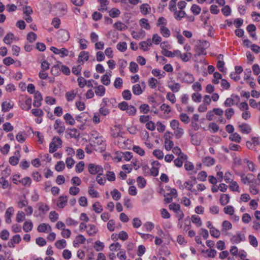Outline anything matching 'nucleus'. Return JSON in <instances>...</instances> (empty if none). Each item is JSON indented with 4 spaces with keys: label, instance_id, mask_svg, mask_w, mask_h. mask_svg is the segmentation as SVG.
<instances>
[{
    "label": "nucleus",
    "instance_id": "72a5a7b5",
    "mask_svg": "<svg viewBox=\"0 0 260 260\" xmlns=\"http://www.w3.org/2000/svg\"><path fill=\"white\" fill-rule=\"evenodd\" d=\"M111 135L113 138H117L120 136L121 131L119 127L115 126L114 128H111Z\"/></svg>",
    "mask_w": 260,
    "mask_h": 260
},
{
    "label": "nucleus",
    "instance_id": "423d86ee",
    "mask_svg": "<svg viewBox=\"0 0 260 260\" xmlns=\"http://www.w3.org/2000/svg\"><path fill=\"white\" fill-rule=\"evenodd\" d=\"M169 207L170 210H173L178 214L179 219L183 218L184 214L180 210V206L179 204L173 203L169 205Z\"/></svg>",
    "mask_w": 260,
    "mask_h": 260
},
{
    "label": "nucleus",
    "instance_id": "de8ad7c7",
    "mask_svg": "<svg viewBox=\"0 0 260 260\" xmlns=\"http://www.w3.org/2000/svg\"><path fill=\"white\" fill-rule=\"evenodd\" d=\"M230 139L232 141H234L237 143H240L241 139V137L238 133H235L230 136Z\"/></svg>",
    "mask_w": 260,
    "mask_h": 260
},
{
    "label": "nucleus",
    "instance_id": "13d9d810",
    "mask_svg": "<svg viewBox=\"0 0 260 260\" xmlns=\"http://www.w3.org/2000/svg\"><path fill=\"white\" fill-rule=\"evenodd\" d=\"M140 112L144 114H147L150 110L149 106L148 104H142L140 107Z\"/></svg>",
    "mask_w": 260,
    "mask_h": 260
},
{
    "label": "nucleus",
    "instance_id": "09e8293b",
    "mask_svg": "<svg viewBox=\"0 0 260 260\" xmlns=\"http://www.w3.org/2000/svg\"><path fill=\"white\" fill-rule=\"evenodd\" d=\"M234 113V110L232 108H229L225 110V116L228 119H231Z\"/></svg>",
    "mask_w": 260,
    "mask_h": 260
},
{
    "label": "nucleus",
    "instance_id": "c756f323",
    "mask_svg": "<svg viewBox=\"0 0 260 260\" xmlns=\"http://www.w3.org/2000/svg\"><path fill=\"white\" fill-rule=\"evenodd\" d=\"M230 196L227 194H221L220 198V202L221 205H225L230 201Z\"/></svg>",
    "mask_w": 260,
    "mask_h": 260
},
{
    "label": "nucleus",
    "instance_id": "2f4dec72",
    "mask_svg": "<svg viewBox=\"0 0 260 260\" xmlns=\"http://www.w3.org/2000/svg\"><path fill=\"white\" fill-rule=\"evenodd\" d=\"M160 32L165 38H168L171 35L170 30L165 26H160Z\"/></svg>",
    "mask_w": 260,
    "mask_h": 260
},
{
    "label": "nucleus",
    "instance_id": "20e7f679",
    "mask_svg": "<svg viewBox=\"0 0 260 260\" xmlns=\"http://www.w3.org/2000/svg\"><path fill=\"white\" fill-rule=\"evenodd\" d=\"M89 172L92 175L96 174H99L101 172H103V169L101 166L96 165L94 164H90L88 166Z\"/></svg>",
    "mask_w": 260,
    "mask_h": 260
},
{
    "label": "nucleus",
    "instance_id": "c85d7f7f",
    "mask_svg": "<svg viewBox=\"0 0 260 260\" xmlns=\"http://www.w3.org/2000/svg\"><path fill=\"white\" fill-rule=\"evenodd\" d=\"M63 118L66 120V122L70 125H74L75 123V119L69 113L66 114L64 115Z\"/></svg>",
    "mask_w": 260,
    "mask_h": 260
},
{
    "label": "nucleus",
    "instance_id": "bb28decb",
    "mask_svg": "<svg viewBox=\"0 0 260 260\" xmlns=\"http://www.w3.org/2000/svg\"><path fill=\"white\" fill-rule=\"evenodd\" d=\"M13 105L11 104V103L5 101L2 104V111L4 112L9 111L11 108H13Z\"/></svg>",
    "mask_w": 260,
    "mask_h": 260
},
{
    "label": "nucleus",
    "instance_id": "0e129e2a",
    "mask_svg": "<svg viewBox=\"0 0 260 260\" xmlns=\"http://www.w3.org/2000/svg\"><path fill=\"white\" fill-rule=\"evenodd\" d=\"M191 98L194 102L200 103L201 101L202 96L199 93H193L191 95Z\"/></svg>",
    "mask_w": 260,
    "mask_h": 260
},
{
    "label": "nucleus",
    "instance_id": "aec40b11",
    "mask_svg": "<svg viewBox=\"0 0 260 260\" xmlns=\"http://www.w3.org/2000/svg\"><path fill=\"white\" fill-rule=\"evenodd\" d=\"M94 92L96 95L103 96L105 93L106 89L103 85H99L94 88Z\"/></svg>",
    "mask_w": 260,
    "mask_h": 260
},
{
    "label": "nucleus",
    "instance_id": "473e14b6",
    "mask_svg": "<svg viewBox=\"0 0 260 260\" xmlns=\"http://www.w3.org/2000/svg\"><path fill=\"white\" fill-rule=\"evenodd\" d=\"M14 36L13 34L9 32L8 33L4 39V42L7 44H10L12 43L14 39Z\"/></svg>",
    "mask_w": 260,
    "mask_h": 260
},
{
    "label": "nucleus",
    "instance_id": "f3484780",
    "mask_svg": "<svg viewBox=\"0 0 260 260\" xmlns=\"http://www.w3.org/2000/svg\"><path fill=\"white\" fill-rule=\"evenodd\" d=\"M202 162L204 165L207 167H210L215 164V160L212 157L206 156L202 159Z\"/></svg>",
    "mask_w": 260,
    "mask_h": 260
},
{
    "label": "nucleus",
    "instance_id": "338daca9",
    "mask_svg": "<svg viewBox=\"0 0 260 260\" xmlns=\"http://www.w3.org/2000/svg\"><path fill=\"white\" fill-rule=\"evenodd\" d=\"M221 12L224 16H228L231 13V9L229 6L226 5L222 8Z\"/></svg>",
    "mask_w": 260,
    "mask_h": 260
},
{
    "label": "nucleus",
    "instance_id": "a211bd4d",
    "mask_svg": "<svg viewBox=\"0 0 260 260\" xmlns=\"http://www.w3.org/2000/svg\"><path fill=\"white\" fill-rule=\"evenodd\" d=\"M15 156H11L9 159V162L13 166H15L18 163L20 157L19 150L15 152Z\"/></svg>",
    "mask_w": 260,
    "mask_h": 260
},
{
    "label": "nucleus",
    "instance_id": "69168bd1",
    "mask_svg": "<svg viewBox=\"0 0 260 260\" xmlns=\"http://www.w3.org/2000/svg\"><path fill=\"white\" fill-rule=\"evenodd\" d=\"M174 130L175 131L174 135L177 139L180 138L184 133L183 129L180 127L177 128Z\"/></svg>",
    "mask_w": 260,
    "mask_h": 260
},
{
    "label": "nucleus",
    "instance_id": "39448f33",
    "mask_svg": "<svg viewBox=\"0 0 260 260\" xmlns=\"http://www.w3.org/2000/svg\"><path fill=\"white\" fill-rule=\"evenodd\" d=\"M171 134H172V133L167 132L165 135V147L167 151L170 150L173 148L174 146L173 142L170 140L171 138V136H170Z\"/></svg>",
    "mask_w": 260,
    "mask_h": 260
},
{
    "label": "nucleus",
    "instance_id": "a878e982",
    "mask_svg": "<svg viewBox=\"0 0 260 260\" xmlns=\"http://www.w3.org/2000/svg\"><path fill=\"white\" fill-rule=\"evenodd\" d=\"M132 91L134 94L139 95L143 92V90L140 84H136L132 87Z\"/></svg>",
    "mask_w": 260,
    "mask_h": 260
},
{
    "label": "nucleus",
    "instance_id": "4d7b16f0",
    "mask_svg": "<svg viewBox=\"0 0 260 260\" xmlns=\"http://www.w3.org/2000/svg\"><path fill=\"white\" fill-rule=\"evenodd\" d=\"M129 71L133 73L137 72L138 71V64L135 62H131L129 64Z\"/></svg>",
    "mask_w": 260,
    "mask_h": 260
},
{
    "label": "nucleus",
    "instance_id": "680f3d73",
    "mask_svg": "<svg viewBox=\"0 0 260 260\" xmlns=\"http://www.w3.org/2000/svg\"><path fill=\"white\" fill-rule=\"evenodd\" d=\"M248 239L250 244L254 247H256L258 246L257 241L254 236L249 235Z\"/></svg>",
    "mask_w": 260,
    "mask_h": 260
},
{
    "label": "nucleus",
    "instance_id": "ddd939ff",
    "mask_svg": "<svg viewBox=\"0 0 260 260\" xmlns=\"http://www.w3.org/2000/svg\"><path fill=\"white\" fill-rule=\"evenodd\" d=\"M40 216L45 215L49 210V207L43 203H39L37 204Z\"/></svg>",
    "mask_w": 260,
    "mask_h": 260
},
{
    "label": "nucleus",
    "instance_id": "4be33fe9",
    "mask_svg": "<svg viewBox=\"0 0 260 260\" xmlns=\"http://www.w3.org/2000/svg\"><path fill=\"white\" fill-rule=\"evenodd\" d=\"M67 197L65 196H61L59 197L57 205L59 208H63L67 203Z\"/></svg>",
    "mask_w": 260,
    "mask_h": 260
},
{
    "label": "nucleus",
    "instance_id": "9d476101",
    "mask_svg": "<svg viewBox=\"0 0 260 260\" xmlns=\"http://www.w3.org/2000/svg\"><path fill=\"white\" fill-rule=\"evenodd\" d=\"M43 100V98L41 93L39 91H36L35 93L34 102L33 106L35 107L39 108L41 105V102Z\"/></svg>",
    "mask_w": 260,
    "mask_h": 260
},
{
    "label": "nucleus",
    "instance_id": "2eb2a0df",
    "mask_svg": "<svg viewBox=\"0 0 260 260\" xmlns=\"http://www.w3.org/2000/svg\"><path fill=\"white\" fill-rule=\"evenodd\" d=\"M141 13L144 15H146L151 13V7L148 4H143L140 7Z\"/></svg>",
    "mask_w": 260,
    "mask_h": 260
},
{
    "label": "nucleus",
    "instance_id": "603ef678",
    "mask_svg": "<svg viewBox=\"0 0 260 260\" xmlns=\"http://www.w3.org/2000/svg\"><path fill=\"white\" fill-rule=\"evenodd\" d=\"M60 65V70L61 72L66 75H69L70 74V70L69 67L66 66L62 64L61 63H59Z\"/></svg>",
    "mask_w": 260,
    "mask_h": 260
},
{
    "label": "nucleus",
    "instance_id": "412c9836",
    "mask_svg": "<svg viewBox=\"0 0 260 260\" xmlns=\"http://www.w3.org/2000/svg\"><path fill=\"white\" fill-rule=\"evenodd\" d=\"M20 107L22 109L28 111L31 107V99H26L24 103L21 104Z\"/></svg>",
    "mask_w": 260,
    "mask_h": 260
},
{
    "label": "nucleus",
    "instance_id": "f03ea898",
    "mask_svg": "<svg viewBox=\"0 0 260 260\" xmlns=\"http://www.w3.org/2000/svg\"><path fill=\"white\" fill-rule=\"evenodd\" d=\"M61 145L62 141L59 137H53L52 142L49 144V152H54L58 148L61 147Z\"/></svg>",
    "mask_w": 260,
    "mask_h": 260
},
{
    "label": "nucleus",
    "instance_id": "f8f14e48",
    "mask_svg": "<svg viewBox=\"0 0 260 260\" xmlns=\"http://www.w3.org/2000/svg\"><path fill=\"white\" fill-rule=\"evenodd\" d=\"M168 86L173 92H178L181 88V85L174 81L168 82Z\"/></svg>",
    "mask_w": 260,
    "mask_h": 260
},
{
    "label": "nucleus",
    "instance_id": "f704fd0d",
    "mask_svg": "<svg viewBox=\"0 0 260 260\" xmlns=\"http://www.w3.org/2000/svg\"><path fill=\"white\" fill-rule=\"evenodd\" d=\"M111 194L113 200L117 201L121 198V193L117 189H114L111 191Z\"/></svg>",
    "mask_w": 260,
    "mask_h": 260
},
{
    "label": "nucleus",
    "instance_id": "3c124183",
    "mask_svg": "<svg viewBox=\"0 0 260 260\" xmlns=\"http://www.w3.org/2000/svg\"><path fill=\"white\" fill-rule=\"evenodd\" d=\"M76 93H75L74 91L70 92H67L66 93V98L67 100L69 102L72 101L76 97Z\"/></svg>",
    "mask_w": 260,
    "mask_h": 260
},
{
    "label": "nucleus",
    "instance_id": "e433bc0d",
    "mask_svg": "<svg viewBox=\"0 0 260 260\" xmlns=\"http://www.w3.org/2000/svg\"><path fill=\"white\" fill-rule=\"evenodd\" d=\"M190 10L192 13L195 15H199L201 11V7L196 4L192 5Z\"/></svg>",
    "mask_w": 260,
    "mask_h": 260
},
{
    "label": "nucleus",
    "instance_id": "37998d69",
    "mask_svg": "<svg viewBox=\"0 0 260 260\" xmlns=\"http://www.w3.org/2000/svg\"><path fill=\"white\" fill-rule=\"evenodd\" d=\"M123 85L122 79L120 77H117L115 79L114 82V86L116 89H120Z\"/></svg>",
    "mask_w": 260,
    "mask_h": 260
},
{
    "label": "nucleus",
    "instance_id": "6ab92c4d",
    "mask_svg": "<svg viewBox=\"0 0 260 260\" xmlns=\"http://www.w3.org/2000/svg\"><path fill=\"white\" fill-rule=\"evenodd\" d=\"M100 6L98 8V10L101 12L106 11L108 10V5L109 4L108 0H98Z\"/></svg>",
    "mask_w": 260,
    "mask_h": 260
},
{
    "label": "nucleus",
    "instance_id": "f257e3e1",
    "mask_svg": "<svg viewBox=\"0 0 260 260\" xmlns=\"http://www.w3.org/2000/svg\"><path fill=\"white\" fill-rule=\"evenodd\" d=\"M177 78L182 82L188 84L192 83L194 81L193 75L185 71H182L179 73Z\"/></svg>",
    "mask_w": 260,
    "mask_h": 260
},
{
    "label": "nucleus",
    "instance_id": "dca6fc26",
    "mask_svg": "<svg viewBox=\"0 0 260 260\" xmlns=\"http://www.w3.org/2000/svg\"><path fill=\"white\" fill-rule=\"evenodd\" d=\"M152 167L150 169L151 175L153 176H156L158 174V167L156 166H159V163L158 161H154L152 163Z\"/></svg>",
    "mask_w": 260,
    "mask_h": 260
},
{
    "label": "nucleus",
    "instance_id": "e2e57ef3",
    "mask_svg": "<svg viewBox=\"0 0 260 260\" xmlns=\"http://www.w3.org/2000/svg\"><path fill=\"white\" fill-rule=\"evenodd\" d=\"M207 177V174L205 171H201L200 172L198 175L197 178L199 180L201 181H205L206 180V178Z\"/></svg>",
    "mask_w": 260,
    "mask_h": 260
},
{
    "label": "nucleus",
    "instance_id": "49530a36",
    "mask_svg": "<svg viewBox=\"0 0 260 260\" xmlns=\"http://www.w3.org/2000/svg\"><path fill=\"white\" fill-rule=\"evenodd\" d=\"M114 25L117 29L120 31L125 30L127 28V26L120 21L116 22Z\"/></svg>",
    "mask_w": 260,
    "mask_h": 260
},
{
    "label": "nucleus",
    "instance_id": "c9c22d12",
    "mask_svg": "<svg viewBox=\"0 0 260 260\" xmlns=\"http://www.w3.org/2000/svg\"><path fill=\"white\" fill-rule=\"evenodd\" d=\"M55 246L59 249H62L66 246V241L64 239L57 240L55 243Z\"/></svg>",
    "mask_w": 260,
    "mask_h": 260
},
{
    "label": "nucleus",
    "instance_id": "7c9ffc66",
    "mask_svg": "<svg viewBox=\"0 0 260 260\" xmlns=\"http://www.w3.org/2000/svg\"><path fill=\"white\" fill-rule=\"evenodd\" d=\"M85 241V238L82 235H79L76 237L75 240L73 242V245L76 247L79 243H84Z\"/></svg>",
    "mask_w": 260,
    "mask_h": 260
},
{
    "label": "nucleus",
    "instance_id": "7ed1b4c3",
    "mask_svg": "<svg viewBox=\"0 0 260 260\" xmlns=\"http://www.w3.org/2000/svg\"><path fill=\"white\" fill-rule=\"evenodd\" d=\"M70 38V35L68 31L65 29H60L57 34V38L59 42H65L67 41Z\"/></svg>",
    "mask_w": 260,
    "mask_h": 260
},
{
    "label": "nucleus",
    "instance_id": "b1692460",
    "mask_svg": "<svg viewBox=\"0 0 260 260\" xmlns=\"http://www.w3.org/2000/svg\"><path fill=\"white\" fill-rule=\"evenodd\" d=\"M174 15L175 18L178 20L180 21L182 19V18L186 16V13L183 10L177 11L174 12Z\"/></svg>",
    "mask_w": 260,
    "mask_h": 260
},
{
    "label": "nucleus",
    "instance_id": "4468645a",
    "mask_svg": "<svg viewBox=\"0 0 260 260\" xmlns=\"http://www.w3.org/2000/svg\"><path fill=\"white\" fill-rule=\"evenodd\" d=\"M240 131L243 134H248L251 131V126L245 123H243L239 125Z\"/></svg>",
    "mask_w": 260,
    "mask_h": 260
},
{
    "label": "nucleus",
    "instance_id": "79ce46f5",
    "mask_svg": "<svg viewBox=\"0 0 260 260\" xmlns=\"http://www.w3.org/2000/svg\"><path fill=\"white\" fill-rule=\"evenodd\" d=\"M122 96L124 100L128 101L130 100L132 97V93L129 90H124L122 92Z\"/></svg>",
    "mask_w": 260,
    "mask_h": 260
},
{
    "label": "nucleus",
    "instance_id": "9b49d317",
    "mask_svg": "<svg viewBox=\"0 0 260 260\" xmlns=\"http://www.w3.org/2000/svg\"><path fill=\"white\" fill-rule=\"evenodd\" d=\"M14 209L13 207H10L8 208L5 214V221L7 223H10L11 222V217L14 214Z\"/></svg>",
    "mask_w": 260,
    "mask_h": 260
},
{
    "label": "nucleus",
    "instance_id": "1a4fd4ad",
    "mask_svg": "<svg viewBox=\"0 0 260 260\" xmlns=\"http://www.w3.org/2000/svg\"><path fill=\"white\" fill-rule=\"evenodd\" d=\"M245 237L243 233H237L236 235L232 236L231 240L232 243L237 244L245 240Z\"/></svg>",
    "mask_w": 260,
    "mask_h": 260
},
{
    "label": "nucleus",
    "instance_id": "5701e85b",
    "mask_svg": "<svg viewBox=\"0 0 260 260\" xmlns=\"http://www.w3.org/2000/svg\"><path fill=\"white\" fill-rule=\"evenodd\" d=\"M223 57V55L219 54L218 56V61L217 63V67L218 69L220 72H224V62L222 60Z\"/></svg>",
    "mask_w": 260,
    "mask_h": 260
},
{
    "label": "nucleus",
    "instance_id": "864d4df0",
    "mask_svg": "<svg viewBox=\"0 0 260 260\" xmlns=\"http://www.w3.org/2000/svg\"><path fill=\"white\" fill-rule=\"evenodd\" d=\"M101 82L106 86L109 85L110 84V79L109 76L107 74L104 75L102 77Z\"/></svg>",
    "mask_w": 260,
    "mask_h": 260
},
{
    "label": "nucleus",
    "instance_id": "58836bf2",
    "mask_svg": "<svg viewBox=\"0 0 260 260\" xmlns=\"http://www.w3.org/2000/svg\"><path fill=\"white\" fill-rule=\"evenodd\" d=\"M137 182L138 183V186L139 187L142 188H144L146 184V181L145 179L141 176H139L137 178Z\"/></svg>",
    "mask_w": 260,
    "mask_h": 260
},
{
    "label": "nucleus",
    "instance_id": "6e6d98bb",
    "mask_svg": "<svg viewBox=\"0 0 260 260\" xmlns=\"http://www.w3.org/2000/svg\"><path fill=\"white\" fill-rule=\"evenodd\" d=\"M55 168L57 172L62 171L65 168V164L63 161H59L55 165Z\"/></svg>",
    "mask_w": 260,
    "mask_h": 260
},
{
    "label": "nucleus",
    "instance_id": "c03bdc74",
    "mask_svg": "<svg viewBox=\"0 0 260 260\" xmlns=\"http://www.w3.org/2000/svg\"><path fill=\"white\" fill-rule=\"evenodd\" d=\"M93 210L98 213L103 211V207L99 202H96L92 205Z\"/></svg>",
    "mask_w": 260,
    "mask_h": 260
},
{
    "label": "nucleus",
    "instance_id": "5fc2aeb1",
    "mask_svg": "<svg viewBox=\"0 0 260 260\" xmlns=\"http://www.w3.org/2000/svg\"><path fill=\"white\" fill-rule=\"evenodd\" d=\"M224 212L230 215H233L234 213V209L232 206H226L223 209Z\"/></svg>",
    "mask_w": 260,
    "mask_h": 260
},
{
    "label": "nucleus",
    "instance_id": "cd10ccee",
    "mask_svg": "<svg viewBox=\"0 0 260 260\" xmlns=\"http://www.w3.org/2000/svg\"><path fill=\"white\" fill-rule=\"evenodd\" d=\"M140 25L142 28L147 30H149L151 28L148 20L145 18H142L140 20Z\"/></svg>",
    "mask_w": 260,
    "mask_h": 260
},
{
    "label": "nucleus",
    "instance_id": "774afa93",
    "mask_svg": "<svg viewBox=\"0 0 260 260\" xmlns=\"http://www.w3.org/2000/svg\"><path fill=\"white\" fill-rule=\"evenodd\" d=\"M3 129L6 132H11L13 130V126L9 122H6L3 125Z\"/></svg>",
    "mask_w": 260,
    "mask_h": 260
},
{
    "label": "nucleus",
    "instance_id": "052dcab7",
    "mask_svg": "<svg viewBox=\"0 0 260 260\" xmlns=\"http://www.w3.org/2000/svg\"><path fill=\"white\" fill-rule=\"evenodd\" d=\"M84 168V162L82 161H80L78 162L75 167L76 171L77 173H81L82 172Z\"/></svg>",
    "mask_w": 260,
    "mask_h": 260
},
{
    "label": "nucleus",
    "instance_id": "4c0bfd02",
    "mask_svg": "<svg viewBox=\"0 0 260 260\" xmlns=\"http://www.w3.org/2000/svg\"><path fill=\"white\" fill-rule=\"evenodd\" d=\"M248 176H253L252 174H249L246 176H245L244 174H242L241 176V182L244 184H246L247 183H253L254 181L253 180H249V178Z\"/></svg>",
    "mask_w": 260,
    "mask_h": 260
},
{
    "label": "nucleus",
    "instance_id": "8fccbe9b",
    "mask_svg": "<svg viewBox=\"0 0 260 260\" xmlns=\"http://www.w3.org/2000/svg\"><path fill=\"white\" fill-rule=\"evenodd\" d=\"M60 71V70L59 64L54 66L51 70V73L53 76H57Z\"/></svg>",
    "mask_w": 260,
    "mask_h": 260
},
{
    "label": "nucleus",
    "instance_id": "ea45409f",
    "mask_svg": "<svg viewBox=\"0 0 260 260\" xmlns=\"http://www.w3.org/2000/svg\"><path fill=\"white\" fill-rule=\"evenodd\" d=\"M89 59L88 53L85 51H82L79 55V61H83V60H88Z\"/></svg>",
    "mask_w": 260,
    "mask_h": 260
},
{
    "label": "nucleus",
    "instance_id": "a18cd8bd",
    "mask_svg": "<svg viewBox=\"0 0 260 260\" xmlns=\"http://www.w3.org/2000/svg\"><path fill=\"white\" fill-rule=\"evenodd\" d=\"M117 49L121 52H124L127 49V44L125 42H119L117 44Z\"/></svg>",
    "mask_w": 260,
    "mask_h": 260
},
{
    "label": "nucleus",
    "instance_id": "bf43d9fd",
    "mask_svg": "<svg viewBox=\"0 0 260 260\" xmlns=\"http://www.w3.org/2000/svg\"><path fill=\"white\" fill-rule=\"evenodd\" d=\"M94 247L96 251H102L104 249V244L100 241H96Z\"/></svg>",
    "mask_w": 260,
    "mask_h": 260
},
{
    "label": "nucleus",
    "instance_id": "6e6552de",
    "mask_svg": "<svg viewBox=\"0 0 260 260\" xmlns=\"http://www.w3.org/2000/svg\"><path fill=\"white\" fill-rule=\"evenodd\" d=\"M54 128L59 135L62 134L65 130L63 122L60 119H56L54 124Z\"/></svg>",
    "mask_w": 260,
    "mask_h": 260
},
{
    "label": "nucleus",
    "instance_id": "a19ab883",
    "mask_svg": "<svg viewBox=\"0 0 260 260\" xmlns=\"http://www.w3.org/2000/svg\"><path fill=\"white\" fill-rule=\"evenodd\" d=\"M104 141V140L103 137L101 135H100L98 137H97V138L94 139L91 142L93 143L94 146H95L96 145H102Z\"/></svg>",
    "mask_w": 260,
    "mask_h": 260
},
{
    "label": "nucleus",
    "instance_id": "393cba45",
    "mask_svg": "<svg viewBox=\"0 0 260 260\" xmlns=\"http://www.w3.org/2000/svg\"><path fill=\"white\" fill-rule=\"evenodd\" d=\"M108 12L109 16L113 18L119 17L120 14V10L115 8L111 9Z\"/></svg>",
    "mask_w": 260,
    "mask_h": 260
},
{
    "label": "nucleus",
    "instance_id": "0eeeda50",
    "mask_svg": "<svg viewBox=\"0 0 260 260\" xmlns=\"http://www.w3.org/2000/svg\"><path fill=\"white\" fill-rule=\"evenodd\" d=\"M50 50L54 53L59 55L61 57L67 56L69 54V51L64 48L59 49L55 47L52 46L50 47Z\"/></svg>",
    "mask_w": 260,
    "mask_h": 260
}]
</instances>
